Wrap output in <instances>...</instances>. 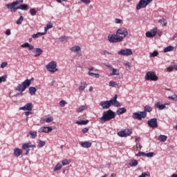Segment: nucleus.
Masks as SVG:
<instances>
[{
  "label": "nucleus",
  "instance_id": "obj_1",
  "mask_svg": "<svg viewBox=\"0 0 177 177\" xmlns=\"http://www.w3.org/2000/svg\"><path fill=\"white\" fill-rule=\"evenodd\" d=\"M113 118H115V113L109 109L103 112L102 117L100 118V120L101 124H104L106 121H110V120H113Z\"/></svg>",
  "mask_w": 177,
  "mask_h": 177
},
{
  "label": "nucleus",
  "instance_id": "obj_2",
  "mask_svg": "<svg viewBox=\"0 0 177 177\" xmlns=\"http://www.w3.org/2000/svg\"><path fill=\"white\" fill-rule=\"evenodd\" d=\"M128 30L127 29V28L124 27L120 28L118 30H116V35L120 39V42H122V41H124V38H127V37H128Z\"/></svg>",
  "mask_w": 177,
  "mask_h": 177
},
{
  "label": "nucleus",
  "instance_id": "obj_3",
  "mask_svg": "<svg viewBox=\"0 0 177 177\" xmlns=\"http://www.w3.org/2000/svg\"><path fill=\"white\" fill-rule=\"evenodd\" d=\"M153 0H140L136 6V10L145 9Z\"/></svg>",
  "mask_w": 177,
  "mask_h": 177
},
{
  "label": "nucleus",
  "instance_id": "obj_4",
  "mask_svg": "<svg viewBox=\"0 0 177 177\" xmlns=\"http://www.w3.org/2000/svg\"><path fill=\"white\" fill-rule=\"evenodd\" d=\"M145 80L147 81H157L158 77H157L155 72L149 71L145 75Z\"/></svg>",
  "mask_w": 177,
  "mask_h": 177
},
{
  "label": "nucleus",
  "instance_id": "obj_5",
  "mask_svg": "<svg viewBox=\"0 0 177 177\" xmlns=\"http://www.w3.org/2000/svg\"><path fill=\"white\" fill-rule=\"evenodd\" d=\"M133 118L140 121L142 118L147 117V113L143 111H138L133 113Z\"/></svg>",
  "mask_w": 177,
  "mask_h": 177
},
{
  "label": "nucleus",
  "instance_id": "obj_6",
  "mask_svg": "<svg viewBox=\"0 0 177 177\" xmlns=\"http://www.w3.org/2000/svg\"><path fill=\"white\" fill-rule=\"evenodd\" d=\"M57 64L55 61H52L50 63H48L46 68H47L48 71H50V73H56L57 71Z\"/></svg>",
  "mask_w": 177,
  "mask_h": 177
},
{
  "label": "nucleus",
  "instance_id": "obj_7",
  "mask_svg": "<svg viewBox=\"0 0 177 177\" xmlns=\"http://www.w3.org/2000/svg\"><path fill=\"white\" fill-rule=\"evenodd\" d=\"M108 41L111 44H118V43L121 42V40L119 39L117 33L109 35L108 36Z\"/></svg>",
  "mask_w": 177,
  "mask_h": 177
},
{
  "label": "nucleus",
  "instance_id": "obj_8",
  "mask_svg": "<svg viewBox=\"0 0 177 177\" xmlns=\"http://www.w3.org/2000/svg\"><path fill=\"white\" fill-rule=\"evenodd\" d=\"M70 50L73 52V53H76L75 55L76 57L82 56V53H81V47H80V46H74L71 48Z\"/></svg>",
  "mask_w": 177,
  "mask_h": 177
},
{
  "label": "nucleus",
  "instance_id": "obj_9",
  "mask_svg": "<svg viewBox=\"0 0 177 177\" xmlns=\"http://www.w3.org/2000/svg\"><path fill=\"white\" fill-rule=\"evenodd\" d=\"M131 133H132V131H131L129 129H124V130L119 131L118 133V135L120 138H127V136H131Z\"/></svg>",
  "mask_w": 177,
  "mask_h": 177
},
{
  "label": "nucleus",
  "instance_id": "obj_10",
  "mask_svg": "<svg viewBox=\"0 0 177 177\" xmlns=\"http://www.w3.org/2000/svg\"><path fill=\"white\" fill-rule=\"evenodd\" d=\"M147 124L150 128H158V122H157V118H156L149 120L147 121Z\"/></svg>",
  "mask_w": 177,
  "mask_h": 177
},
{
  "label": "nucleus",
  "instance_id": "obj_11",
  "mask_svg": "<svg viewBox=\"0 0 177 177\" xmlns=\"http://www.w3.org/2000/svg\"><path fill=\"white\" fill-rule=\"evenodd\" d=\"M118 54L122 56H131V55H132V50L129 48L122 49L118 52Z\"/></svg>",
  "mask_w": 177,
  "mask_h": 177
},
{
  "label": "nucleus",
  "instance_id": "obj_12",
  "mask_svg": "<svg viewBox=\"0 0 177 177\" xmlns=\"http://www.w3.org/2000/svg\"><path fill=\"white\" fill-rule=\"evenodd\" d=\"M145 35L148 38H153V37H156V35H157V28H153L150 31L147 32Z\"/></svg>",
  "mask_w": 177,
  "mask_h": 177
},
{
  "label": "nucleus",
  "instance_id": "obj_13",
  "mask_svg": "<svg viewBox=\"0 0 177 177\" xmlns=\"http://www.w3.org/2000/svg\"><path fill=\"white\" fill-rule=\"evenodd\" d=\"M19 110H23L24 111H32V103H28L24 106L20 107Z\"/></svg>",
  "mask_w": 177,
  "mask_h": 177
},
{
  "label": "nucleus",
  "instance_id": "obj_14",
  "mask_svg": "<svg viewBox=\"0 0 177 177\" xmlns=\"http://www.w3.org/2000/svg\"><path fill=\"white\" fill-rule=\"evenodd\" d=\"M53 129L50 127H44L39 129L38 132L39 133H49V132H52Z\"/></svg>",
  "mask_w": 177,
  "mask_h": 177
},
{
  "label": "nucleus",
  "instance_id": "obj_15",
  "mask_svg": "<svg viewBox=\"0 0 177 177\" xmlns=\"http://www.w3.org/2000/svg\"><path fill=\"white\" fill-rule=\"evenodd\" d=\"M100 106H101L104 110H107V109H110V107H111L109 101H102L100 103Z\"/></svg>",
  "mask_w": 177,
  "mask_h": 177
},
{
  "label": "nucleus",
  "instance_id": "obj_16",
  "mask_svg": "<svg viewBox=\"0 0 177 177\" xmlns=\"http://www.w3.org/2000/svg\"><path fill=\"white\" fill-rule=\"evenodd\" d=\"M6 8L7 9H9L10 10V12H17L18 10V8L17 6L16 7V6H12V4H10V3H7L6 4Z\"/></svg>",
  "mask_w": 177,
  "mask_h": 177
},
{
  "label": "nucleus",
  "instance_id": "obj_17",
  "mask_svg": "<svg viewBox=\"0 0 177 177\" xmlns=\"http://www.w3.org/2000/svg\"><path fill=\"white\" fill-rule=\"evenodd\" d=\"M32 81H34V78H31L30 80L26 79L24 81L22 84L25 87V88L27 89V88H28V86L31 85V82H32Z\"/></svg>",
  "mask_w": 177,
  "mask_h": 177
},
{
  "label": "nucleus",
  "instance_id": "obj_18",
  "mask_svg": "<svg viewBox=\"0 0 177 177\" xmlns=\"http://www.w3.org/2000/svg\"><path fill=\"white\" fill-rule=\"evenodd\" d=\"M80 146H82V147H84V149H88V148L91 147V146H92V142H91L89 141L80 142Z\"/></svg>",
  "mask_w": 177,
  "mask_h": 177
},
{
  "label": "nucleus",
  "instance_id": "obj_19",
  "mask_svg": "<svg viewBox=\"0 0 177 177\" xmlns=\"http://www.w3.org/2000/svg\"><path fill=\"white\" fill-rule=\"evenodd\" d=\"M23 154V151L19 148H16L14 149V156L15 157H20Z\"/></svg>",
  "mask_w": 177,
  "mask_h": 177
},
{
  "label": "nucleus",
  "instance_id": "obj_20",
  "mask_svg": "<svg viewBox=\"0 0 177 177\" xmlns=\"http://www.w3.org/2000/svg\"><path fill=\"white\" fill-rule=\"evenodd\" d=\"M26 87L21 84H18V86L16 88V91H18V92H24L26 91Z\"/></svg>",
  "mask_w": 177,
  "mask_h": 177
},
{
  "label": "nucleus",
  "instance_id": "obj_21",
  "mask_svg": "<svg viewBox=\"0 0 177 177\" xmlns=\"http://www.w3.org/2000/svg\"><path fill=\"white\" fill-rule=\"evenodd\" d=\"M117 97H118V96L117 95H115V96L113 97H112L110 100L108 101L109 102V106H114V104H115Z\"/></svg>",
  "mask_w": 177,
  "mask_h": 177
},
{
  "label": "nucleus",
  "instance_id": "obj_22",
  "mask_svg": "<svg viewBox=\"0 0 177 177\" xmlns=\"http://www.w3.org/2000/svg\"><path fill=\"white\" fill-rule=\"evenodd\" d=\"M155 107L158 109V110H164V109H167V106H165L164 104H161L160 102H156Z\"/></svg>",
  "mask_w": 177,
  "mask_h": 177
},
{
  "label": "nucleus",
  "instance_id": "obj_23",
  "mask_svg": "<svg viewBox=\"0 0 177 177\" xmlns=\"http://www.w3.org/2000/svg\"><path fill=\"white\" fill-rule=\"evenodd\" d=\"M17 8L20 9L21 10H28V5L21 4L19 6H17Z\"/></svg>",
  "mask_w": 177,
  "mask_h": 177
},
{
  "label": "nucleus",
  "instance_id": "obj_24",
  "mask_svg": "<svg viewBox=\"0 0 177 177\" xmlns=\"http://www.w3.org/2000/svg\"><path fill=\"white\" fill-rule=\"evenodd\" d=\"M88 109V106L86 105H82L80 106L77 109V113H82L83 111H85Z\"/></svg>",
  "mask_w": 177,
  "mask_h": 177
},
{
  "label": "nucleus",
  "instance_id": "obj_25",
  "mask_svg": "<svg viewBox=\"0 0 177 177\" xmlns=\"http://www.w3.org/2000/svg\"><path fill=\"white\" fill-rule=\"evenodd\" d=\"M44 51L42 50V49L39 48H37L35 50V57H38L39 56H41V55H42V53Z\"/></svg>",
  "mask_w": 177,
  "mask_h": 177
},
{
  "label": "nucleus",
  "instance_id": "obj_26",
  "mask_svg": "<svg viewBox=\"0 0 177 177\" xmlns=\"http://www.w3.org/2000/svg\"><path fill=\"white\" fill-rule=\"evenodd\" d=\"M42 35H45V32H39L36 34H33L32 38H33V39H37V38H39V37H42Z\"/></svg>",
  "mask_w": 177,
  "mask_h": 177
},
{
  "label": "nucleus",
  "instance_id": "obj_27",
  "mask_svg": "<svg viewBox=\"0 0 177 177\" xmlns=\"http://www.w3.org/2000/svg\"><path fill=\"white\" fill-rule=\"evenodd\" d=\"M174 49H175V47H174L172 46H169L164 48L163 52L165 53H167L168 52H172V50H174Z\"/></svg>",
  "mask_w": 177,
  "mask_h": 177
},
{
  "label": "nucleus",
  "instance_id": "obj_28",
  "mask_svg": "<svg viewBox=\"0 0 177 177\" xmlns=\"http://www.w3.org/2000/svg\"><path fill=\"white\" fill-rule=\"evenodd\" d=\"M124 113H127V109L125 108H120L116 111L118 115H121V114H124Z\"/></svg>",
  "mask_w": 177,
  "mask_h": 177
},
{
  "label": "nucleus",
  "instance_id": "obj_29",
  "mask_svg": "<svg viewBox=\"0 0 177 177\" xmlns=\"http://www.w3.org/2000/svg\"><path fill=\"white\" fill-rule=\"evenodd\" d=\"M37 92V88L35 87L30 86L29 87V93L31 96H34Z\"/></svg>",
  "mask_w": 177,
  "mask_h": 177
},
{
  "label": "nucleus",
  "instance_id": "obj_30",
  "mask_svg": "<svg viewBox=\"0 0 177 177\" xmlns=\"http://www.w3.org/2000/svg\"><path fill=\"white\" fill-rule=\"evenodd\" d=\"M12 6H17V5H20V3H23V0H16L12 3H9Z\"/></svg>",
  "mask_w": 177,
  "mask_h": 177
},
{
  "label": "nucleus",
  "instance_id": "obj_31",
  "mask_svg": "<svg viewBox=\"0 0 177 177\" xmlns=\"http://www.w3.org/2000/svg\"><path fill=\"white\" fill-rule=\"evenodd\" d=\"M112 73H111V75H120V71L118 69H115L114 68H112Z\"/></svg>",
  "mask_w": 177,
  "mask_h": 177
},
{
  "label": "nucleus",
  "instance_id": "obj_32",
  "mask_svg": "<svg viewBox=\"0 0 177 177\" xmlns=\"http://www.w3.org/2000/svg\"><path fill=\"white\" fill-rule=\"evenodd\" d=\"M167 136H165V135H160V136H158V140H159V142H165L167 140Z\"/></svg>",
  "mask_w": 177,
  "mask_h": 177
},
{
  "label": "nucleus",
  "instance_id": "obj_33",
  "mask_svg": "<svg viewBox=\"0 0 177 177\" xmlns=\"http://www.w3.org/2000/svg\"><path fill=\"white\" fill-rule=\"evenodd\" d=\"M153 111V108H151L150 106H145L144 108V111L145 113H151Z\"/></svg>",
  "mask_w": 177,
  "mask_h": 177
},
{
  "label": "nucleus",
  "instance_id": "obj_34",
  "mask_svg": "<svg viewBox=\"0 0 177 177\" xmlns=\"http://www.w3.org/2000/svg\"><path fill=\"white\" fill-rule=\"evenodd\" d=\"M29 147V146L28 145H22V149H24V150H26V156H28V153H30V148H28Z\"/></svg>",
  "mask_w": 177,
  "mask_h": 177
},
{
  "label": "nucleus",
  "instance_id": "obj_35",
  "mask_svg": "<svg viewBox=\"0 0 177 177\" xmlns=\"http://www.w3.org/2000/svg\"><path fill=\"white\" fill-rule=\"evenodd\" d=\"M88 122H89V120H78L76 122V124H77V125H86Z\"/></svg>",
  "mask_w": 177,
  "mask_h": 177
},
{
  "label": "nucleus",
  "instance_id": "obj_36",
  "mask_svg": "<svg viewBox=\"0 0 177 177\" xmlns=\"http://www.w3.org/2000/svg\"><path fill=\"white\" fill-rule=\"evenodd\" d=\"M30 139H35L37 138V131H30L29 132Z\"/></svg>",
  "mask_w": 177,
  "mask_h": 177
},
{
  "label": "nucleus",
  "instance_id": "obj_37",
  "mask_svg": "<svg viewBox=\"0 0 177 177\" xmlns=\"http://www.w3.org/2000/svg\"><path fill=\"white\" fill-rule=\"evenodd\" d=\"M88 74V75H90V77H94L95 78H99L100 77V75H99L98 73H94L91 71H89Z\"/></svg>",
  "mask_w": 177,
  "mask_h": 177
},
{
  "label": "nucleus",
  "instance_id": "obj_38",
  "mask_svg": "<svg viewBox=\"0 0 177 177\" xmlns=\"http://www.w3.org/2000/svg\"><path fill=\"white\" fill-rule=\"evenodd\" d=\"M138 160H132L130 162H129V165L130 167H136V165H138Z\"/></svg>",
  "mask_w": 177,
  "mask_h": 177
},
{
  "label": "nucleus",
  "instance_id": "obj_39",
  "mask_svg": "<svg viewBox=\"0 0 177 177\" xmlns=\"http://www.w3.org/2000/svg\"><path fill=\"white\" fill-rule=\"evenodd\" d=\"M86 86H88V84H86V83H84V86H80L78 88L80 92H82V91H85V88H86Z\"/></svg>",
  "mask_w": 177,
  "mask_h": 177
},
{
  "label": "nucleus",
  "instance_id": "obj_40",
  "mask_svg": "<svg viewBox=\"0 0 177 177\" xmlns=\"http://www.w3.org/2000/svg\"><path fill=\"white\" fill-rule=\"evenodd\" d=\"M158 23H164L163 27H167V19H161L158 20Z\"/></svg>",
  "mask_w": 177,
  "mask_h": 177
},
{
  "label": "nucleus",
  "instance_id": "obj_41",
  "mask_svg": "<svg viewBox=\"0 0 177 177\" xmlns=\"http://www.w3.org/2000/svg\"><path fill=\"white\" fill-rule=\"evenodd\" d=\"M62 167H63V165H59V163H57L55 166V167L54 168V171H60V169H62Z\"/></svg>",
  "mask_w": 177,
  "mask_h": 177
},
{
  "label": "nucleus",
  "instance_id": "obj_42",
  "mask_svg": "<svg viewBox=\"0 0 177 177\" xmlns=\"http://www.w3.org/2000/svg\"><path fill=\"white\" fill-rule=\"evenodd\" d=\"M158 56V51L154 50L153 53L150 54V57H156Z\"/></svg>",
  "mask_w": 177,
  "mask_h": 177
},
{
  "label": "nucleus",
  "instance_id": "obj_43",
  "mask_svg": "<svg viewBox=\"0 0 177 177\" xmlns=\"http://www.w3.org/2000/svg\"><path fill=\"white\" fill-rule=\"evenodd\" d=\"M53 26L50 24H47L46 27L44 28V32L45 34H46V32H48V30H49L50 28H52Z\"/></svg>",
  "mask_w": 177,
  "mask_h": 177
},
{
  "label": "nucleus",
  "instance_id": "obj_44",
  "mask_svg": "<svg viewBox=\"0 0 177 177\" xmlns=\"http://www.w3.org/2000/svg\"><path fill=\"white\" fill-rule=\"evenodd\" d=\"M30 13L31 16H35L37 15V10H35V8H31L30 10Z\"/></svg>",
  "mask_w": 177,
  "mask_h": 177
},
{
  "label": "nucleus",
  "instance_id": "obj_45",
  "mask_svg": "<svg viewBox=\"0 0 177 177\" xmlns=\"http://www.w3.org/2000/svg\"><path fill=\"white\" fill-rule=\"evenodd\" d=\"M23 20H24V17H23V16H21L19 19L17 21V24L19 26L20 24H21V23H23Z\"/></svg>",
  "mask_w": 177,
  "mask_h": 177
},
{
  "label": "nucleus",
  "instance_id": "obj_46",
  "mask_svg": "<svg viewBox=\"0 0 177 177\" xmlns=\"http://www.w3.org/2000/svg\"><path fill=\"white\" fill-rule=\"evenodd\" d=\"M59 40L61 41V42H62L63 44H66L67 42V37H61L59 38Z\"/></svg>",
  "mask_w": 177,
  "mask_h": 177
},
{
  "label": "nucleus",
  "instance_id": "obj_47",
  "mask_svg": "<svg viewBox=\"0 0 177 177\" xmlns=\"http://www.w3.org/2000/svg\"><path fill=\"white\" fill-rule=\"evenodd\" d=\"M62 165H68V164H70V162H71V161L67 160V159H65V160H63L62 161Z\"/></svg>",
  "mask_w": 177,
  "mask_h": 177
},
{
  "label": "nucleus",
  "instance_id": "obj_48",
  "mask_svg": "<svg viewBox=\"0 0 177 177\" xmlns=\"http://www.w3.org/2000/svg\"><path fill=\"white\" fill-rule=\"evenodd\" d=\"M6 82V75L0 77V84H1V82Z\"/></svg>",
  "mask_w": 177,
  "mask_h": 177
},
{
  "label": "nucleus",
  "instance_id": "obj_49",
  "mask_svg": "<svg viewBox=\"0 0 177 177\" xmlns=\"http://www.w3.org/2000/svg\"><path fill=\"white\" fill-rule=\"evenodd\" d=\"M66 104H67V102H66V101H64V100H61V101L59 102V106H60V107H64Z\"/></svg>",
  "mask_w": 177,
  "mask_h": 177
},
{
  "label": "nucleus",
  "instance_id": "obj_50",
  "mask_svg": "<svg viewBox=\"0 0 177 177\" xmlns=\"http://www.w3.org/2000/svg\"><path fill=\"white\" fill-rule=\"evenodd\" d=\"M117 82H114V81H111L109 82V86H112V87H114V86H117Z\"/></svg>",
  "mask_w": 177,
  "mask_h": 177
},
{
  "label": "nucleus",
  "instance_id": "obj_51",
  "mask_svg": "<svg viewBox=\"0 0 177 177\" xmlns=\"http://www.w3.org/2000/svg\"><path fill=\"white\" fill-rule=\"evenodd\" d=\"M136 157H142V156H146V153L145 152H139L138 153L136 154Z\"/></svg>",
  "mask_w": 177,
  "mask_h": 177
},
{
  "label": "nucleus",
  "instance_id": "obj_52",
  "mask_svg": "<svg viewBox=\"0 0 177 177\" xmlns=\"http://www.w3.org/2000/svg\"><path fill=\"white\" fill-rule=\"evenodd\" d=\"M44 145H45V141H42L41 140H39V147H44Z\"/></svg>",
  "mask_w": 177,
  "mask_h": 177
},
{
  "label": "nucleus",
  "instance_id": "obj_53",
  "mask_svg": "<svg viewBox=\"0 0 177 177\" xmlns=\"http://www.w3.org/2000/svg\"><path fill=\"white\" fill-rule=\"evenodd\" d=\"M46 122H52L53 121V117H48L45 119Z\"/></svg>",
  "mask_w": 177,
  "mask_h": 177
},
{
  "label": "nucleus",
  "instance_id": "obj_54",
  "mask_svg": "<svg viewBox=\"0 0 177 177\" xmlns=\"http://www.w3.org/2000/svg\"><path fill=\"white\" fill-rule=\"evenodd\" d=\"M154 156V152H149L145 153V157H153Z\"/></svg>",
  "mask_w": 177,
  "mask_h": 177
},
{
  "label": "nucleus",
  "instance_id": "obj_55",
  "mask_svg": "<svg viewBox=\"0 0 177 177\" xmlns=\"http://www.w3.org/2000/svg\"><path fill=\"white\" fill-rule=\"evenodd\" d=\"M80 1L85 3V5H89L91 3V0H80Z\"/></svg>",
  "mask_w": 177,
  "mask_h": 177
},
{
  "label": "nucleus",
  "instance_id": "obj_56",
  "mask_svg": "<svg viewBox=\"0 0 177 177\" xmlns=\"http://www.w3.org/2000/svg\"><path fill=\"white\" fill-rule=\"evenodd\" d=\"M24 145H28V146H29L28 147V149H35V147H37L35 145H30V143H25V144H24Z\"/></svg>",
  "mask_w": 177,
  "mask_h": 177
},
{
  "label": "nucleus",
  "instance_id": "obj_57",
  "mask_svg": "<svg viewBox=\"0 0 177 177\" xmlns=\"http://www.w3.org/2000/svg\"><path fill=\"white\" fill-rule=\"evenodd\" d=\"M8 66V62H3L1 63L0 67L1 68H5Z\"/></svg>",
  "mask_w": 177,
  "mask_h": 177
},
{
  "label": "nucleus",
  "instance_id": "obj_58",
  "mask_svg": "<svg viewBox=\"0 0 177 177\" xmlns=\"http://www.w3.org/2000/svg\"><path fill=\"white\" fill-rule=\"evenodd\" d=\"M115 24H121L122 23V20H121L120 19H115Z\"/></svg>",
  "mask_w": 177,
  "mask_h": 177
},
{
  "label": "nucleus",
  "instance_id": "obj_59",
  "mask_svg": "<svg viewBox=\"0 0 177 177\" xmlns=\"http://www.w3.org/2000/svg\"><path fill=\"white\" fill-rule=\"evenodd\" d=\"M113 106H115V107H121V104L116 100V102H115Z\"/></svg>",
  "mask_w": 177,
  "mask_h": 177
},
{
  "label": "nucleus",
  "instance_id": "obj_60",
  "mask_svg": "<svg viewBox=\"0 0 177 177\" xmlns=\"http://www.w3.org/2000/svg\"><path fill=\"white\" fill-rule=\"evenodd\" d=\"M174 67L172 66H169L167 68V71H168V73H171V71H174Z\"/></svg>",
  "mask_w": 177,
  "mask_h": 177
},
{
  "label": "nucleus",
  "instance_id": "obj_61",
  "mask_svg": "<svg viewBox=\"0 0 177 177\" xmlns=\"http://www.w3.org/2000/svg\"><path fill=\"white\" fill-rule=\"evenodd\" d=\"M168 99H171L172 100H176V95H174L172 96H169Z\"/></svg>",
  "mask_w": 177,
  "mask_h": 177
},
{
  "label": "nucleus",
  "instance_id": "obj_62",
  "mask_svg": "<svg viewBox=\"0 0 177 177\" xmlns=\"http://www.w3.org/2000/svg\"><path fill=\"white\" fill-rule=\"evenodd\" d=\"M106 67H108L109 68H111L112 70L113 68V66L110 64H104Z\"/></svg>",
  "mask_w": 177,
  "mask_h": 177
},
{
  "label": "nucleus",
  "instance_id": "obj_63",
  "mask_svg": "<svg viewBox=\"0 0 177 177\" xmlns=\"http://www.w3.org/2000/svg\"><path fill=\"white\" fill-rule=\"evenodd\" d=\"M5 34H6V35H10L12 34L10 29H7Z\"/></svg>",
  "mask_w": 177,
  "mask_h": 177
},
{
  "label": "nucleus",
  "instance_id": "obj_64",
  "mask_svg": "<svg viewBox=\"0 0 177 177\" xmlns=\"http://www.w3.org/2000/svg\"><path fill=\"white\" fill-rule=\"evenodd\" d=\"M28 45H30V44L26 42L21 45V48H28Z\"/></svg>",
  "mask_w": 177,
  "mask_h": 177
}]
</instances>
